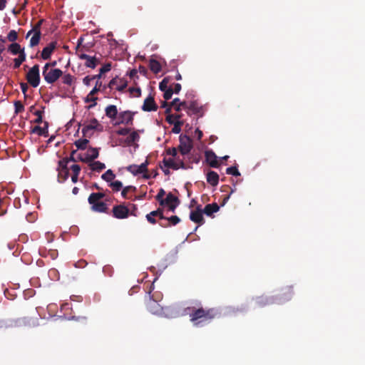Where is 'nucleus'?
Here are the masks:
<instances>
[{"instance_id": "20e7f679", "label": "nucleus", "mask_w": 365, "mask_h": 365, "mask_svg": "<svg viewBox=\"0 0 365 365\" xmlns=\"http://www.w3.org/2000/svg\"><path fill=\"white\" fill-rule=\"evenodd\" d=\"M149 165V161H145L140 165L133 164L127 166L126 170L131 173L133 175L136 176L139 174H143V178L144 179L148 180L151 178V175L148 173V166Z\"/></svg>"}, {"instance_id": "a19ab883", "label": "nucleus", "mask_w": 365, "mask_h": 365, "mask_svg": "<svg viewBox=\"0 0 365 365\" xmlns=\"http://www.w3.org/2000/svg\"><path fill=\"white\" fill-rule=\"evenodd\" d=\"M7 39L12 42V43H15V41L17 40L18 38V34L17 32L15 31V30H11L8 35H7Z\"/></svg>"}, {"instance_id": "9b49d317", "label": "nucleus", "mask_w": 365, "mask_h": 365, "mask_svg": "<svg viewBox=\"0 0 365 365\" xmlns=\"http://www.w3.org/2000/svg\"><path fill=\"white\" fill-rule=\"evenodd\" d=\"M294 295L292 287H286L282 289L278 297L274 299L275 302L282 303L290 300Z\"/></svg>"}, {"instance_id": "0e129e2a", "label": "nucleus", "mask_w": 365, "mask_h": 365, "mask_svg": "<svg viewBox=\"0 0 365 365\" xmlns=\"http://www.w3.org/2000/svg\"><path fill=\"white\" fill-rule=\"evenodd\" d=\"M91 81H93V80L91 79V76H86L83 79V83L86 86H90V84H91Z\"/></svg>"}, {"instance_id": "9d476101", "label": "nucleus", "mask_w": 365, "mask_h": 365, "mask_svg": "<svg viewBox=\"0 0 365 365\" xmlns=\"http://www.w3.org/2000/svg\"><path fill=\"white\" fill-rule=\"evenodd\" d=\"M70 161H58L57 167L58 181L60 183L65 182L69 176V168L68 163Z\"/></svg>"}, {"instance_id": "6ab92c4d", "label": "nucleus", "mask_w": 365, "mask_h": 365, "mask_svg": "<svg viewBox=\"0 0 365 365\" xmlns=\"http://www.w3.org/2000/svg\"><path fill=\"white\" fill-rule=\"evenodd\" d=\"M43 124V127H41L39 125L34 126L31 130V133L37 134L39 136H48V123L47 121H44Z\"/></svg>"}, {"instance_id": "f704fd0d", "label": "nucleus", "mask_w": 365, "mask_h": 365, "mask_svg": "<svg viewBox=\"0 0 365 365\" xmlns=\"http://www.w3.org/2000/svg\"><path fill=\"white\" fill-rule=\"evenodd\" d=\"M181 118L182 114H169L167 115L165 120L170 125H172L175 123L176 120H181Z\"/></svg>"}, {"instance_id": "09e8293b", "label": "nucleus", "mask_w": 365, "mask_h": 365, "mask_svg": "<svg viewBox=\"0 0 365 365\" xmlns=\"http://www.w3.org/2000/svg\"><path fill=\"white\" fill-rule=\"evenodd\" d=\"M139 138H140V136L137 133V132L133 131L128 135V143H135V141H138Z\"/></svg>"}, {"instance_id": "8fccbe9b", "label": "nucleus", "mask_w": 365, "mask_h": 365, "mask_svg": "<svg viewBox=\"0 0 365 365\" xmlns=\"http://www.w3.org/2000/svg\"><path fill=\"white\" fill-rule=\"evenodd\" d=\"M73 81V76L71 74H66L63 77V83L66 85L71 86Z\"/></svg>"}, {"instance_id": "72a5a7b5", "label": "nucleus", "mask_w": 365, "mask_h": 365, "mask_svg": "<svg viewBox=\"0 0 365 365\" xmlns=\"http://www.w3.org/2000/svg\"><path fill=\"white\" fill-rule=\"evenodd\" d=\"M88 143L89 140L86 138H84L76 140L74 144L78 149L84 150L87 148Z\"/></svg>"}, {"instance_id": "7ed1b4c3", "label": "nucleus", "mask_w": 365, "mask_h": 365, "mask_svg": "<svg viewBox=\"0 0 365 365\" xmlns=\"http://www.w3.org/2000/svg\"><path fill=\"white\" fill-rule=\"evenodd\" d=\"M104 197L105 194L103 192H93L89 195L88 201L92 205L93 210L98 212H106L108 209L107 205L103 202H99Z\"/></svg>"}, {"instance_id": "393cba45", "label": "nucleus", "mask_w": 365, "mask_h": 365, "mask_svg": "<svg viewBox=\"0 0 365 365\" xmlns=\"http://www.w3.org/2000/svg\"><path fill=\"white\" fill-rule=\"evenodd\" d=\"M207 182L212 186H216L219 182V175L215 171H209L207 173Z\"/></svg>"}, {"instance_id": "2f4dec72", "label": "nucleus", "mask_w": 365, "mask_h": 365, "mask_svg": "<svg viewBox=\"0 0 365 365\" xmlns=\"http://www.w3.org/2000/svg\"><path fill=\"white\" fill-rule=\"evenodd\" d=\"M26 53L25 52H21L20 55H19L18 58L14 59V68H18L20 66L26 61Z\"/></svg>"}, {"instance_id": "bb28decb", "label": "nucleus", "mask_w": 365, "mask_h": 365, "mask_svg": "<svg viewBox=\"0 0 365 365\" xmlns=\"http://www.w3.org/2000/svg\"><path fill=\"white\" fill-rule=\"evenodd\" d=\"M147 307L153 314H158L161 309L160 304L155 300H152L150 298L147 304Z\"/></svg>"}, {"instance_id": "473e14b6", "label": "nucleus", "mask_w": 365, "mask_h": 365, "mask_svg": "<svg viewBox=\"0 0 365 365\" xmlns=\"http://www.w3.org/2000/svg\"><path fill=\"white\" fill-rule=\"evenodd\" d=\"M42 110H35L34 114L36 115V118L34 120V123L40 124L43 123V114L44 113L45 106L41 107Z\"/></svg>"}, {"instance_id": "423d86ee", "label": "nucleus", "mask_w": 365, "mask_h": 365, "mask_svg": "<svg viewBox=\"0 0 365 365\" xmlns=\"http://www.w3.org/2000/svg\"><path fill=\"white\" fill-rule=\"evenodd\" d=\"M44 19H40L31 29L28 33L26 34V38H29L32 34L33 36L30 39V46L34 47L37 46L39 43L40 39H41V27L42 24L43 23Z\"/></svg>"}, {"instance_id": "bf43d9fd", "label": "nucleus", "mask_w": 365, "mask_h": 365, "mask_svg": "<svg viewBox=\"0 0 365 365\" xmlns=\"http://www.w3.org/2000/svg\"><path fill=\"white\" fill-rule=\"evenodd\" d=\"M205 162L207 163L209 167L217 168L221 165V163L222 161H205Z\"/></svg>"}, {"instance_id": "de8ad7c7", "label": "nucleus", "mask_w": 365, "mask_h": 365, "mask_svg": "<svg viewBox=\"0 0 365 365\" xmlns=\"http://www.w3.org/2000/svg\"><path fill=\"white\" fill-rule=\"evenodd\" d=\"M101 86L102 82L97 81L95 87L90 91L89 96H94L96 94L98 91H101Z\"/></svg>"}, {"instance_id": "4c0bfd02", "label": "nucleus", "mask_w": 365, "mask_h": 365, "mask_svg": "<svg viewBox=\"0 0 365 365\" xmlns=\"http://www.w3.org/2000/svg\"><path fill=\"white\" fill-rule=\"evenodd\" d=\"M170 83L169 77H165L163 79V81L159 84V88L160 91H163L169 89L168 84Z\"/></svg>"}, {"instance_id": "412c9836", "label": "nucleus", "mask_w": 365, "mask_h": 365, "mask_svg": "<svg viewBox=\"0 0 365 365\" xmlns=\"http://www.w3.org/2000/svg\"><path fill=\"white\" fill-rule=\"evenodd\" d=\"M255 304L258 307H263L266 305L271 304L275 302L273 297L268 298L264 297H257L255 299Z\"/></svg>"}, {"instance_id": "ddd939ff", "label": "nucleus", "mask_w": 365, "mask_h": 365, "mask_svg": "<svg viewBox=\"0 0 365 365\" xmlns=\"http://www.w3.org/2000/svg\"><path fill=\"white\" fill-rule=\"evenodd\" d=\"M134 114L135 113H133L130 110L120 112L118 114V121L116 123V124H125L127 125H133Z\"/></svg>"}, {"instance_id": "dca6fc26", "label": "nucleus", "mask_w": 365, "mask_h": 365, "mask_svg": "<svg viewBox=\"0 0 365 365\" xmlns=\"http://www.w3.org/2000/svg\"><path fill=\"white\" fill-rule=\"evenodd\" d=\"M78 57L81 60H86L84 65L87 68H91L93 69L100 63L98 59H97L95 56H91L86 53H80L78 54Z\"/></svg>"}, {"instance_id": "aec40b11", "label": "nucleus", "mask_w": 365, "mask_h": 365, "mask_svg": "<svg viewBox=\"0 0 365 365\" xmlns=\"http://www.w3.org/2000/svg\"><path fill=\"white\" fill-rule=\"evenodd\" d=\"M56 47V42L52 41L48 46L44 47L41 52V58L44 60L49 59L51 55Z\"/></svg>"}, {"instance_id": "4d7b16f0", "label": "nucleus", "mask_w": 365, "mask_h": 365, "mask_svg": "<svg viewBox=\"0 0 365 365\" xmlns=\"http://www.w3.org/2000/svg\"><path fill=\"white\" fill-rule=\"evenodd\" d=\"M129 214H130L131 215L135 216V217H137L138 215V207L136 205H135V204L130 205V209Z\"/></svg>"}, {"instance_id": "c756f323", "label": "nucleus", "mask_w": 365, "mask_h": 365, "mask_svg": "<svg viewBox=\"0 0 365 365\" xmlns=\"http://www.w3.org/2000/svg\"><path fill=\"white\" fill-rule=\"evenodd\" d=\"M163 205H170L173 203L180 204V200L178 197L173 195L171 192H169L165 200H163Z\"/></svg>"}, {"instance_id": "7c9ffc66", "label": "nucleus", "mask_w": 365, "mask_h": 365, "mask_svg": "<svg viewBox=\"0 0 365 365\" xmlns=\"http://www.w3.org/2000/svg\"><path fill=\"white\" fill-rule=\"evenodd\" d=\"M150 69L154 73H158L161 71V65L160 63L155 59H151L149 63Z\"/></svg>"}, {"instance_id": "5701e85b", "label": "nucleus", "mask_w": 365, "mask_h": 365, "mask_svg": "<svg viewBox=\"0 0 365 365\" xmlns=\"http://www.w3.org/2000/svg\"><path fill=\"white\" fill-rule=\"evenodd\" d=\"M219 210V205L217 203L214 202L206 205L204 209L202 210V212L205 214L207 216H212L213 213L218 212Z\"/></svg>"}, {"instance_id": "2eb2a0df", "label": "nucleus", "mask_w": 365, "mask_h": 365, "mask_svg": "<svg viewBox=\"0 0 365 365\" xmlns=\"http://www.w3.org/2000/svg\"><path fill=\"white\" fill-rule=\"evenodd\" d=\"M187 113L189 115L195 114L200 117H202L204 113L202 106H200L197 101H191L189 102Z\"/></svg>"}, {"instance_id": "79ce46f5", "label": "nucleus", "mask_w": 365, "mask_h": 365, "mask_svg": "<svg viewBox=\"0 0 365 365\" xmlns=\"http://www.w3.org/2000/svg\"><path fill=\"white\" fill-rule=\"evenodd\" d=\"M110 187L113 189V190L118 192L122 188L123 184L120 181L116 180L114 182H110Z\"/></svg>"}, {"instance_id": "680f3d73", "label": "nucleus", "mask_w": 365, "mask_h": 365, "mask_svg": "<svg viewBox=\"0 0 365 365\" xmlns=\"http://www.w3.org/2000/svg\"><path fill=\"white\" fill-rule=\"evenodd\" d=\"M20 86H21V89L24 95V98H26L27 97L26 92L29 88L27 83L22 82L20 83Z\"/></svg>"}, {"instance_id": "3c124183", "label": "nucleus", "mask_w": 365, "mask_h": 365, "mask_svg": "<svg viewBox=\"0 0 365 365\" xmlns=\"http://www.w3.org/2000/svg\"><path fill=\"white\" fill-rule=\"evenodd\" d=\"M135 189H136V188H135V187H134V186H131V185H129V186H126V187H125L123 189L122 192H121V195H122L123 197H124V198H128V197H127V194H128V192L130 190H133V191H134V190H135Z\"/></svg>"}, {"instance_id": "603ef678", "label": "nucleus", "mask_w": 365, "mask_h": 365, "mask_svg": "<svg viewBox=\"0 0 365 365\" xmlns=\"http://www.w3.org/2000/svg\"><path fill=\"white\" fill-rule=\"evenodd\" d=\"M163 98L165 101H168L171 98L173 94V88L170 87L169 89L163 91Z\"/></svg>"}, {"instance_id": "c03bdc74", "label": "nucleus", "mask_w": 365, "mask_h": 365, "mask_svg": "<svg viewBox=\"0 0 365 365\" xmlns=\"http://www.w3.org/2000/svg\"><path fill=\"white\" fill-rule=\"evenodd\" d=\"M14 108L16 114L20 113L24 110V106L19 101H16L14 102Z\"/></svg>"}, {"instance_id": "c9c22d12", "label": "nucleus", "mask_w": 365, "mask_h": 365, "mask_svg": "<svg viewBox=\"0 0 365 365\" xmlns=\"http://www.w3.org/2000/svg\"><path fill=\"white\" fill-rule=\"evenodd\" d=\"M184 124L183 120H176L175 123H173V128L172 132L175 134H178L181 131V126Z\"/></svg>"}, {"instance_id": "6e6552de", "label": "nucleus", "mask_w": 365, "mask_h": 365, "mask_svg": "<svg viewBox=\"0 0 365 365\" xmlns=\"http://www.w3.org/2000/svg\"><path fill=\"white\" fill-rule=\"evenodd\" d=\"M27 82L34 88L38 86L40 83L39 66L38 64L31 67L26 75Z\"/></svg>"}, {"instance_id": "f3484780", "label": "nucleus", "mask_w": 365, "mask_h": 365, "mask_svg": "<svg viewBox=\"0 0 365 365\" xmlns=\"http://www.w3.org/2000/svg\"><path fill=\"white\" fill-rule=\"evenodd\" d=\"M158 105L156 104L154 98L151 96H148L143 102L142 110L145 112L156 111L158 110Z\"/></svg>"}, {"instance_id": "f8f14e48", "label": "nucleus", "mask_w": 365, "mask_h": 365, "mask_svg": "<svg viewBox=\"0 0 365 365\" xmlns=\"http://www.w3.org/2000/svg\"><path fill=\"white\" fill-rule=\"evenodd\" d=\"M130 209L121 204L113 207V215L118 219H125L129 215Z\"/></svg>"}, {"instance_id": "37998d69", "label": "nucleus", "mask_w": 365, "mask_h": 365, "mask_svg": "<svg viewBox=\"0 0 365 365\" xmlns=\"http://www.w3.org/2000/svg\"><path fill=\"white\" fill-rule=\"evenodd\" d=\"M170 106L174 107L175 110L179 112L181 110L180 100L178 98H175L173 101L170 103Z\"/></svg>"}, {"instance_id": "49530a36", "label": "nucleus", "mask_w": 365, "mask_h": 365, "mask_svg": "<svg viewBox=\"0 0 365 365\" xmlns=\"http://www.w3.org/2000/svg\"><path fill=\"white\" fill-rule=\"evenodd\" d=\"M152 215H155L156 217H158L160 220H165L166 217L163 215V209L158 208L156 210L153 211Z\"/></svg>"}, {"instance_id": "e433bc0d", "label": "nucleus", "mask_w": 365, "mask_h": 365, "mask_svg": "<svg viewBox=\"0 0 365 365\" xmlns=\"http://www.w3.org/2000/svg\"><path fill=\"white\" fill-rule=\"evenodd\" d=\"M115 175L113 174L111 170H108L104 174L102 175L101 178L106 182H111Z\"/></svg>"}, {"instance_id": "f257e3e1", "label": "nucleus", "mask_w": 365, "mask_h": 365, "mask_svg": "<svg viewBox=\"0 0 365 365\" xmlns=\"http://www.w3.org/2000/svg\"><path fill=\"white\" fill-rule=\"evenodd\" d=\"M185 312L189 315L190 322L195 327H202L220 314L215 308L205 309L202 306L188 307L185 308Z\"/></svg>"}, {"instance_id": "39448f33", "label": "nucleus", "mask_w": 365, "mask_h": 365, "mask_svg": "<svg viewBox=\"0 0 365 365\" xmlns=\"http://www.w3.org/2000/svg\"><path fill=\"white\" fill-rule=\"evenodd\" d=\"M49 64H45L43 68V76L44 80L50 84L55 83L63 74L59 68L48 70Z\"/></svg>"}, {"instance_id": "4be33fe9", "label": "nucleus", "mask_w": 365, "mask_h": 365, "mask_svg": "<svg viewBox=\"0 0 365 365\" xmlns=\"http://www.w3.org/2000/svg\"><path fill=\"white\" fill-rule=\"evenodd\" d=\"M98 149L89 148L84 153L85 157H81L79 160H95L98 157Z\"/></svg>"}, {"instance_id": "1a4fd4ad", "label": "nucleus", "mask_w": 365, "mask_h": 365, "mask_svg": "<svg viewBox=\"0 0 365 365\" xmlns=\"http://www.w3.org/2000/svg\"><path fill=\"white\" fill-rule=\"evenodd\" d=\"M180 144L178 145V150L180 153L184 155L188 154L192 148V140L186 135H180Z\"/></svg>"}, {"instance_id": "ea45409f", "label": "nucleus", "mask_w": 365, "mask_h": 365, "mask_svg": "<svg viewBox=\"0 0 365 365\" xmlns=\"http://www.w3.org/2000/svg\"><path fill=\"white\" fill-rule=\"evenodd\" d=\"M165 195V191L164 189L160 188L158 191V193L155 196L156 200L159 202L160 205L163 206V200H165L163 198L164 195Z\"/></svg>"}, {"instance_id": "774afa93", "label": "nucleus", "mask_w": 365, "mask_h": 365, "mask_svg": "<svg viewBox=\"0 0 365 365\" xmlns=\"http://www.w3.org/2000/svg\"><path fill=\"white\" fill-rule=\"evenodd\" d=\"M178 150V148H173L172 149H170L168 150V154L173 155V157H175L177 155Z\"/></svg>"}, {"instance_id": "338daca9", "label": "nucleus", "mask_w": 365, "mask_h": 365, "mask_svg": "<svg viewBox=\"0 0 365 365\" xmlns=\"http://www.w3.org/2000/svg\"><path fill=\"white\" fill-rule=\"evenodd\" d=\"M168 207V210L171 211L172 212H174L176 207L179 205V204L177 203H173L170 205H166Z\"/></svg>"}, {"instance_id": "13d9d810", "label": "nucleus", "mask_w": 365, "mask_h": 365, "mask_svg": "<svg viewBox=\"0 0 365 365\" xmlns=\"http://www.w3.org/2000/svg\"><path fill=\"white\" fill-rule=\"evenodd\" d=\"M111 69V65L110 63H106L105 64L103 67H101L99 70V72L101 73V74H103L106 72H108L109 71H110Z\"/></svg>"}, {"instance_id": "864d4df0", "label": "nucleus", "mask_w": 365, "mask_h": 365, "mask_svg": "<svg viewBox=\"0 0 365 365\" xmlns=\"http://www.w3.org/2000/svg\"><path fill=\"white\" fill-rule=\"evenodd\" d=\"M153 214V211L150 212V213L147 214L145 217H146V220L152 225H155L156 224L157 221L155 220V217L156 216L155 215H152Z\"/></svg>"}, {"instance_id": "e2e57ef3", "label": "nucleus", "mask_w": 365, "mask_h": 365, "mask_svg": "<svg viewBox=\"0 0 365 365\" xmlns=\"http://www.w3.org/2000/svg\"><path fill=\"white\" fill-rule=\"evenodd\" d=\"M130 132V128H120L117 131V133L120 135H127Z\"/></svg>"}, {"instance_id": "b1692460", "label": "nucleus", "mask_w": 365, "mask_h": 365, "mask_svg": "<svg viewBox=\"0 0 365 365\" xmlns=\"http://www.w3.org/2000/svg\"><path fill=\"white\" fill-rule=\"evenodd\" d=\"M165 220H166L167 222L159 223L160 226H161L162 227H168L171 225H176L180 222V219L177 215H173L171 217H166Z\"/></svg>"}, {"instance_id": "cd10ccee", "label": "nucleus", "mask_w": 365, "mask_h": 365, "mask_svg": "<svg viewBox=\"0 0 365 365\" xmlns=\"http://www.w3.org/2000/svg\"><path fill=\"white\" fill-rule=\"evenodd\" d=\"M8 51L13 55H20L21 52H25L24 48L21 47V45L18 43H12L8 47Z\"/></svg>"}, {"instance_id": "4468645a", "label": "nucleus", "mask_w": 365, "mask_h": 365, "mask_svg": "<svg viewBox=\"0 0 365 365\" xmlns=\"http://www.w3.org/2000/svg\"><path fill=\"white\" fill-rule=\"evenodd\" d=\"M128 86V81L125 78H120L116 76L113 78L109 82L108 86L110 88H113L115 87V89L118 91H123Z\"/></svg>"}, {"instance_id": "69168bd1", "label": "nucleus", "mask_w": 365, "mask_h": 365, "mask_svg": "<svg viewBox=\"0 0 365 365\" xmlns=\"http://www.w3.org/2000/svg\"><path fill=\"white\" fill-rule=\"evenodd\" d=\"M173 86V93H178L181 90V85L180 83H174Z\"/></svg>"}, {"instance_id": "a878e982", "label": "nucleus", "mask_w": 365, "mask_h": 365, "mask_svg": "<svg viewBox=\"0 0 365 365\" xmlns=\"http://www.w3.org/2000/svg\"><path fill=\"white\" fill-rule=\"evenodd\" d=\"M106 115L111 120H114L118 116V109L114 105H109L105 109Z\"/></svg>"}, {"instance_id": "0eeeda50", "label": "nucleus", "mask_w": 365, "mask_h": 365, "mask_svg": "<svg viewBox=\"0 0 365 365\" xmlns=\"http://www.w3.org/2000/svg\"><path fill=\"white\" fill-rule=\"evenodd\" d=\"M103 128V125L98 123L96 118H93L88 123H83L82 133L84 137L90 138L93 134L94 130L102 131Z\"/></svg>"}, {"instance_id": "f03ea898", "label": "nucleus", "mask_w": 365, "mask_h": 365, "mask_svg": "<svg viewBox=\"0 0 365 365\" xmlns=\"http://www.w3.org/2000/svg\"><path fill=\"white\" fill-rule=\"evenodd\" d=\"M191 161H162L159 164V167L163 171L165 175L170 174V169L178 170L180 168L183 170L192 169Z\"/></svg>"}, {"instance_id": "5fc2aeb1", "label": "nucleus", "mask_w": 365, "mask_h": 365, "mask_svg": "<svg viewBox=\"0 0 365 365\" xmlns=\"http://www.w3.org/2000/svg\"><path fill=\"white\" fill-rule=\"evenodd\" d=\"M128 91L131 94H133L137 97H139L141 95V90L140 88L130 87Z\"/></svg>"}, {"instance_id": "c85d7f7f", "label": "nucleus", "mask_w": 365, "mask_h": 365, "mask_svg": "<svg viewBox=\"0 0 365 365\" xmlns=\"http://www.w3.org/2000/svg\"><path fill=\"white\" fill-rule=\"evenodd\" d=\"M91 163L89 166L91 169L93 171L101 172L106 168V165L104 163L101 161H89Z\"/></svg>"}, {"instance_id": "a18cd8bd", "label": "nucleus", "mask_w": 365, "mask_h": 365, "mask_svg": "<svg viewBox=\"0 0 365 365\" xmlns=\"http://www.w3.org/2000/svg\"><path fill=\"white\" fill-rule=\"evenodd\" d=\"M205 160H218V157L210 150H207L205 152Z\"/></svg>"}, {"instance_id": "6e6d98bb", "label": "nucleus", "mask_w": 365, "mask_h": 365, "mask_svg": "<svg viewBox=\"0 0 365 365\" xmlns=\"http://www.w3.org/2000/svg\"><path fill=\"white\" fill-rule=\"evenodd\" d=\"M98 100V98L97 97H94L93 96H89V94L86 96V99H85V102L88 103V102H93V105H91L89 106V108H91L94 106L96 105V101Z\"/></svg>"}, {"instance_id": "a211bd4d", "label": "nucleus", "mask_w": 365, "mask_h": 365, "mask_svg": "<svg viewBox=\"0 0 365 365\" xmlns=\"http://www.w3.org/2000/svg\"><path fill=\"white\" fill-rule=\"evenodd\" d=\"M202 214V210L200 208V206L199 205L197 207L195 210L191 211L190 214V219L191 221L201 225L205 222Z\"/></svg>"}, {"instance_id": "052dcab7", "label": "nucleus", "mask_w": 365, "mask_h": 365, "mask_svg": "<svg viewBox=\"0 0 365 365\" xmlns=\"http://www.w3.org/2000/svg\"><path fill=\"white\" fill-rule=\"evenodd\" d=\"M71 169L73 172V175H79L81 171V167L78 165H73L71 166Z\"/></svg>"}, {"instance_id": "58836bf2", "label": "nucleus", "mask_w": 365, "mask_h": 365, "mask_svg": "<svg viewBox=\"0 0 365 365\" xmlns=\"http://www.w3.org/2000/svg\"><path fill=\"white\" fill-rule=\"evenodd\" d=\"M226 173L234 176H240V173L238 170L237 166L229 167L226 169Z\"/></svg>"}]
</instances>
